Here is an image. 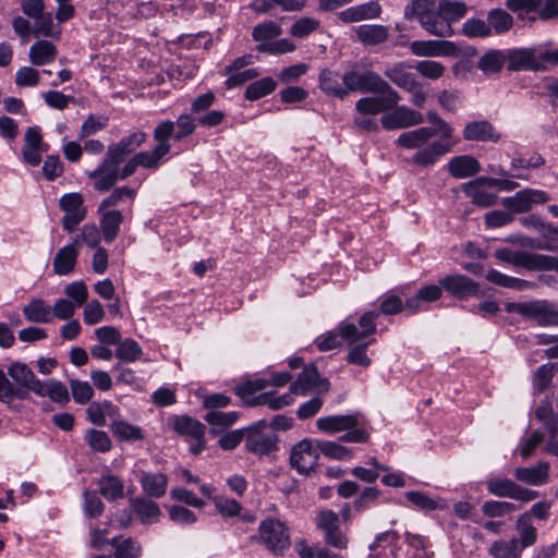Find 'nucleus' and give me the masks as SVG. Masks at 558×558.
Here are the masks:
<instances>
[{
    "mask_svg": "<svg viewBox=\"0 0 558 558\" xmlns=\"http://www.w3.org/2000/svg\"><path fill=\"white\" fill-rule=\"evenodd\" d=\"M437 135V131L430 126H422L412 131L401 133L396 140V144L407 149H417Z\"/></svg>",
    "mask_w": 558,
    "mask_h": 558,
    "instance_id": "nucleus-27",
    "label": "nucleus"
},
{
    "mask_svg": "<svg viewBox=\"0 0 558 558\" xmlns=\"http://www.w3.org/2000/svg\"><path fill=\"white\" fill-rule=\"evenodd\" d=\"M318 81L320 89L327 95L343 99L351 93V88L345 84L343 75L336 71L329 69L322 70Z\"/></svg>",
    "mask_w": 558,
    "mask_h": 558,
    "instance_id": "nucleus-23",
    "label": "nucleus"
},
{
    "mask_svg": "<svg viewBox=\"0 0 558 558\" xmlns=\"http://www.w3.org/2000/svg\"><path fill=\"white\" fill-rule=\"evenodd\" d=\"M329 381L327 378L319 376L316 366L308 365L298 376L296 380L291 384L292 393L306 396L312 390L317 392H327L329 390Z\"/></svg>",
    "mask_w": 558,
    "mask_h": 558,
    "instance_id": "nucleus-13",
    "label": "nucleus"
},
{
    "mask_svg": "<svg viewBox=\"0 0 558 558\" xmlns=\"http://www.w3.org/2000/svg\"><path fill=\"white\" fill-rule=\"evenodd\" d=\"M142 353L143 351L140 344L135 340L129 338L123 341L120 340L114 355L123 362L131 363L138 360Z\"/></svg>",
    "mask_w": 558,
    "mask_h": 558,
    "instance_id": "nucleus-55",
    "label": "nucleus"
},
{
    "mask_svg": "<svg viewBox=\"0 0 558 558\" xmlns=\"http://www.w3.org/2000/svg\"><path fill=\"white\" fill-rule=\"evenodd\" d=\"M487 21L490 29L493 28L496 34L508 32L513 25L512 16L502 9H494L487 15Z\"/></svg>",
    "mask_w": 558,
    "mask_h": 558,
    "instance_id": "nucleus-54",
    "label": "nucleus"
},
{
    "mask_svg": "<svg viewBox=\"0 0 558 558\" xmlns=\"http://www.w3.org/2000/svg\"><path fill=\"white\" fill-rule=\"evenodd\" d=\"M173 429L191 440L190 451L198 454L205 449V425L187 415L173 417Z\"/></svg>",
    "mask_w": 558,
    "mask_h": 558,
    "instance_id": "nucleus-11",
    "label": "nucleus"
},
{
    "mask_svg": "<svg viewBox=\"0 0 558 558\" xmlns=\"http://www.w3.org/2000/svg\"><path fill=\"white\" fill-rule=\"evenodd\" d=\"M14 399L24 400V395L21 389L14 388L7 374L0 369V401L10 404Z\"/></svg>",
    "mask_w": 558,
    "mask_h": 558,
    "instance_id": "nucleus-59",
    "label": "nucleus"
},
{
    "mask_svg": "<svg viewBox=\"0 0 558 558\" xmlns=\"http://www.w3.org/2000/svg\"><path fill=\"white\" fill-rule=\"evenodd\" d=\"M446 44L439 40H414L410 44V50L417 57H436L445 53L442 46Z\"/></svg>",
    "mask_w": 558,
    "mask_h": 558,
    "instance_id": "nucleus-49",
    "label": "nucleus"
},
{
    "mask_svg": "<svg viewBox=\"0 0 558 558\" xmlns=\"http://www.w3.org/2000/svg\"><path fill=\"white\" fill-rule=\"evenodd\" d=\"M488 554L493 558H521L522 550L519 547L517 537L509 539H497L492 543Z\"/></svg>",
    "mask_w": 558,
    "mask_h": 558,
    "instance_id": "nucleus-38",
    "label": "nucleus"
},
{
    "mask_svg": "<svg viewBox=\"0 0 558 558\" xmlns=\"http://www.w3.org/2000/svg\"><path fill=\"white\" fill-rule=\"evenodd\" d=\"M466 13V7L461 1L440 0L438 4V14L450 22L458 21Z\"/></svg>",
    "mask_w": 558,
    "mask_h": 558,
    "instance_id": "nucleus-53",
    "label": "nucleus"
},
{
    "mask_svg": "<svg viewBox=\"0 0 558 558\" xmlns=\"http://www.w3.org/2000/svg\"><path fill=\"white\" fill-rule=\"evenodd\" d=\"M439 284L458 299L477 295L480 286L463 275H449L439 280Z\"/></svg>",
    "mask_w": 558,
    "mask_h": 558,
    "instance_id": "nucleus-18",
    "label": "nucleus"
},
{
    "mask_svg": "<svg viewBox=\"0 0 558 558\" xmlns=\"http://www.w3.org/2000/svg\"><path fill=\"white\" fill-rule=\"evenodd\" d=\"M375 95L359 99L355 102V110L363 116H376L395 108L401 100V95L397 90Z\"/></svg>",
    "mask_w": 558,
    "mask_h": 558,
    "instance_id": "nucleus-10",
    "label": "nucleus"
},
{
    "mask_svg": "<svg viewBox=\"0 0 558 558\" xmlns=\"http://www.w3.org/2000/svg\"><path fill=\"white\" fill-rule=\"evenodd\" d=\"M77 257L78 251L73 242L61 247L53 258L52 267L54 274L59 276L71 274L75 268Z\"/></svg>",
    "mask_w": 558,
    "mask_h": 558,
    "instance_id": "nucleus-28",
    "label": "nucleus"
},
{
    "mask_svg": "<svg viewBox=\"0 0 558 558\" xmlns=\"http://www.w3.org/2000/svg\"><path fill=\"white\" fill-rule=\"evenodd\" d=\"M59 206L64 211L63 229L73 232L86 217L87 210L84 206L83 196L80 193L65 194L60 198Z\"/></svg>",
    "mask_w": 558,
    "mask_h": 558,
    "instance_id": "nucleus-12",
    "label": "nucleus"
},
{
    "mask_svg": "<svg viewBox=\"0 0 558 558\" xmlns=\"http://www.w3.org/2000/svg\"><path fill=\"white\" fill-rule=\"evenodd\" d=\"M409 68L411 66L404 62H399L388 68L384 74L398 87L404 90L412 89L417 81L414 74L408 71Z\"/></svg>",
    "mask_w": 558,
    "mask_h": 558,
    "instance_id": "nucleus-34",
    "label": "nucleus"
},
{
    "mask_svg": "<svg viewBox=\"0 0 558 558\" xmlns=\"http://www.w3.org/2000/svg\"><path fill=\"white\" fill-rule=\"evenodd\" d=\"M454 143L449 141H435L427 147L416 151L411 161L422 167L433 166L438 158L452 150Z\"/></svg>",
    "mask_w": 558,
    "mask_h": 558,
    "instance_id": "nucleus-24",
    "label": "nucleus"
},
{
    "mask_svg": "<svg viewBox=\"0 0 558 558\" xmlns=\"http://www.w3.org/2000/svg\"><path fill=\"white\" fill-rule=\"evenodd\" d=\"M172 134V124L170 122H160L154 130V140L158 144L149 151H141L134 155L135 163L145 169H157L162 158L171 150L169 138Z\"/></svg>",
    "mask_w": 558,
    "mask_h": 558,
    "instance_id": "nucleus-4",
    "label": "nucleus"
},
{
    "mask_svg": "<svg viewBox=\"0 0 558 558\" xmlns=\"http://www.w3.org/2000/svg\"><path fill=\"white\" fill-rule=\"evenodd\" d=\"M557 369L558 365L556 363H546L535 371L533 375V388L537 393H542L549 387Z\"/></svg>",
    "mask_w": 558,
    "mask_h": 558,
    "instance_id": "nucleus-47",
    "label": "nucleus"
},
{
    "mask_svg": "<svg viewBox=\"0 0 558 558\" xmlns=\"http://www.w3.org/2000/svg\"><path fill=\"white\" fill-rule=\"evenodd\" d=\"M486 279L496 286L515 290H526L535 287V283L531 281L504 275L496 269L488 270Z\"/></svg>",
    "mask_w": 558,
    "mask_h": 558,
    "instance_id": "nucleus-39",
    "label": "nucleus"
},
{
    "mask_svg": "<svg viewBox=\"0 0 558 558\" xmlns=\"http://www.w3.org/2000/svg\"><path fill=\"white\" fill-rule=\"evenodd\" d=\"M89 178L95 180L94 187L97 191H108L119 179V165L108 161L106 157L98 168L89 173Z\"/></svg>",
    "mask_w": 558,
    "mask_h": 558,
    "instance_id": "nucleus-25",
    "label": "nucleus"
},
{
    "mask_svg": "<svg viewBox=\"0 0 558 558\" xmlns=\"http://www.w3.org/2000/svg\"><path fill=\"white\" fill-rule=\"evenodd\" d=\"M424 116L407 106H396L386 111L380 118V124L386 131L408 129L422 124Z\"/></svg>",
    "mask_w": 558,
    "mask_h": 558,
    "instance_id": "nucleus-9",
    "label": "nucleus"
},
{
    "mask_svg": "<svg viewBox=\"0 0 558 558\" xmlns=\"http://www.w3.org/2000/svg\"><path fill=\"white\" fill-rule=\"evenodd\" d=\"M319 450L317 440L315 444L310 439H303L292 447L290 464L298 473L310 475L318 465Z\"/></svg>",
    "mask_w": 558,
    "mask_h": 558,
    "instance_id": "nucleus-7",
    "label": "nucleus"
},
{
    "mask_svg": "<svg viewBox=\"0 0 558 558\" xmlns=\"http://www.w3.org/2000/svg\"><path fill=\"white\" fill-rule=\"evenodd\" d=\"M41 393H36L39 397H49L54 402L65 403L70 400L68 388L63 383L57 379H49L41 381Z\"/></svg>",
    "mask_w": 558,
    "mask_h": 558,
    "instance_id": "nucleus-41",
    "label": "nucleus"
},
{
    "mask_svg": "<svg viewBox=\"0 0 558 558\" xmlns=\"http://www.w3.org/2000/svg\"><path fill=\"white\" fill-rule=\"evenodd\" d=\"M8 376L11 377L14 388L21 389L24 399L28 392L41 393V380L37 379L33 371L22 362H14L8 367Z\"/></svg>",
    "mask_w": 558,
    "mask_h": 558,
    "instance_id": "nucleus-15",
    "label": "nucleus"
},
{
    "mask_svg": "<svg viewBox=\"0 0 558 558\" xmlns=\"http://www.w3.org/2000/svg\"><path fill=\"white\" fill-rule=\"evenodd\" d=\"M135 196V190L128 186L114 189L109 196L104 198L98 207V213L109 210L110 207L119 205L124 197L133 198Z\"/></svg>",
    "mask_w": 558,
    "mask_h": 558,
    "instance_id": "nucleus-60",
    "label": "nucleus"
},
{
    "mask_svg": "<svg viewBox=\"0 0 558 558\" xmlns=\"http://www.w3.org/2000/svg\"><path fill=\"white\" fill-rule=\"evenodd\" d=\"M550 465L546 461H538L532 466H519L513 471V477L518 483L531 486H543L549 481Z\"/></svg>",
    "mask_w": 558,
    "mask_h": 558,
    "instance_id": "nucleus-17",
    "label": "nucleus"
},
{
    "mask_svg": "<svg viewBox=\"0 0 558 558\" xmlns=\"http://www.w3.org/2000/svg\"><path fill=\"white\" fill-rule=\"evenodd\" d=\"M112 545H116V558H140L141 545L133 538H126L117 544V539H112Z\"/></svg>",
    "mask_w": 558,
    "mask_h": 558,
    "instance_id": "nucleus-62",
    "label": "nucleus"
},
{
    "mask_svg": "<svg viewBox=\"0 0 558 558\" xmlns=\"http://www.w3.org/2000/svg\"><path fill=\"white\" fill-rule=\"evenodd\" d=\"M319 27V20L311 16H302L291 25L289 33L295 38H306L315 33Z\"/></svg>",
    "mask_w": 558,
    "mask_h": 558,
    "instance_id": "nucleus-52",
    "label": "nucleus"
},
{
    "mask_svg": "<svg viewBox=\"0 0 558 558\" xmlns=\"http://www.w3.org/2000/svg\"><path fill=\"white\" fill-rule=\"evenodd\" d=\"M355 35L357 39L364 45H379L385 43L388 39L389 31L387 26L384 25H360L354 28Z\"/></svg>",
    "mask_w": 558,
    "mask_h": 558,
    "instance_id": "nucleus-32",
    "label": "nucleus"
},
{
    "mask_svg": "<svg viewBox=\"0 0 558 558\" xmlns=\"http://www.w3.org/2000/svg\"><path fill=\"white\" fill-rule=\"evenodd\" d=\"M57 47L48 40H37L28 52V59L33 65L41 66L52 62L57 58Z\"/></svg>",
    "mask_w": 558,
    "mask_h": 558,
    "instance_id": "nucleus-31",
    "label": "nucleus"
},
{
    "mask_svg": "<svg viewBox=\"0 0 558 558\" xmlns=\"http://www.w3.org/2000/svg\"><path fill=\"white\" fill-rule=\"evenodd\" d=\"M317 449L319 453L335 460L345 461L353 457L350 449L335 441L317 440Z\"/></svg>",
    "mask_w": 558,
    "mask_h": 558,
    "instance_id": "nucleus-48",
    "label": "nucleus"
},
{
    "mask_svg": "<svg viewBox=\"0 0 558 558\" xmlns=\"http://www.w3.org/2000/svg\"><path fill=\"white\" fill-rule=\"evenodd\" d=\"M343 80L351 92L360 90L376 94L395 90L387 81L374 71L359 73L351 70L343 74Z\"/></svg>",
    "mask_w": 558,
    "mask_h": 558,
    "instance_id": "nucleus-6",
    "label": "nucleus"
},
{
    "mask_svg": "<svg viewBox=\"0 0 558 558\" xmlns=\"http://www.w3.org/2000/svg\"><path fill=\"white\" fill-rule=\"evenodd\" d=\"M396 533L392 531L380 534L371 549L373 554L368 558H396L392 542L396 541Z\"/></svg>",
    "mask_w": 558,
    "mask_h": 558,
    "instance_id": "nucleus-40",
    "label": "nucleus"
},
{
    "mask_svg": "<svg viewBox=\"0 0 558 558\" xmlns=\"http://www.w3.org/2000/svg\"><path fill=\"white\" fill-rule=\"evenodd\" d=\"M360 414L328 415L316 421L317 428L327 434H336L360 425Z\"/></svg>",
    "mask_w": 558,
    "mask_h": 558,
    "instance_id": "nucleus-21",
    "label": "nucleus"
},
{
    "mask_svg": "<svg viewBox=\"0 0 558 558\" xmlns=\"http://www.w3.org/2000/svg\"><path fill=\"white\" fill-rule=\"evenodd\" d=\"M447 170L456 179H466L481 171V163L471 155H460L449 160Z\"/></svg>",
    "mask_w": 558,
    "mask_h": 558,
    "instance_id": "nucleus-26",
    "label": "nucleus"
},
{
    "mask_svg": "<svg viewBox=\"0 0 558 558\" xmlns=\"http://www.w3.org/2000/svg\"><path fill=\"white\" fill-rule=\"evenodd\" d=\"M481 510L488 518H501L515 512L518 506L506 500L490 499L483 502Z\"/></svg>",
    "mask_w": 558,
    "mask_h": 558,
    "instance_id": "nucleus-45",
    "label": "nucleus"
},
{
    "mask_svg": "<svg viewBox=\"0 0 558 558\" xmlns=\"http://www.w3.org/2000/svg\"><path fill=\"white\" fill-rule=\"evenodd\" d=\"M277 87V83L274 78L267 76L263 77L258 81L251 83L245 90L244 97L247 100L254 101L258 100L270 93H272Z\"/></svg>",
    "mask_w": 558,
    "mask_h": 558,
    "instance_id": "nucleus-43",
    "label": "nucleus"
},
{
    "mask_svg": "<svg viewBox=\"0 0 558 558\" xmlns=\"http://www.w3.org/2000/svg\"><path fill=\"white\" fill-rule=\"evenodd\" d=\"M100 218V229L106 242H112L120 232L123 215L120 210H105Z\"/></svg>",
    "mask_w": 558,
    "mask_h": 558,
    "instance_id": "nucleus-35",
    "label": "nucleus"
},
{
    "mask_svg": "<svg viewBox=\"0 0 558 558\" xmlns=\"http://www.w3.org/2000/svg\"><path fill=\"white\" fill-rule=\"evenodd\" d=\"M138 481L143 492L149 497L160 498L167 492L168 477L162 473L142 471Z\"/></svg>",
    "mask_w": 558,
    "mask_h": 558,
    "instance_id": "nucleus-29",
    "label": "nucleus"
},
{
    "mask_svg": "<svg viewBox=\"0 0 558 558\" xmlns=\"http://www.w3.org/2000/svg\"><path fill=\"white\" fill-rule=\"evenodd\" d=\"M524 269L529 271H558V257L527 252Z\"/></svg>",
    "mask_w": 558,
    "mask_h": 558,
    "instance_id": "nucleus-36",
    "label": "nucleus"
},
{
    "mask_svg": "<svg viewBox=\"0 0 558 558\" xmlns=\"http://www.w3.org/2000/svg\"><path fill=\"white\" fill-rule=\"evenodd\" d=\"M423 77L428 80L440 78L446 71V66L434 60H421L413 66Z\"/></svg>",
    "mask_w": 558,
    "mask_h": 558,
    "instance_id": "nucleus-58",
    "label": "nucleus"
},
{
    "mask_svg": "<svg viewBox=\"0 0 558 558\" xmlns=\"http://www.w3.org/2000/svg\"><path fill=\"white\" fill-rule=\"evenodd\" d=\"M404 17H416L426 32L437 37H450L453 34L451 25L436 11L434 0H412L404 9Z\"/></svg>",
    "mask_w": 558,
    "mask_h": 558,
    "instance_id": "nucleus-1",
    "label": "nucleus"
},
{
    "mask_svg": "<svg viewBox=\"0 0 558 558\" xmlns=\"http://www.w3.org/2000/svg\"><path fill=\"white\" fill-rule=\"evenodd\" d=\"M278 436L265 421H259L246 432L245 448L256 456H267L277 449Z\"/></svg>",
    "mask_w": 558,
    "mask_h": 558,
    "instance_id": "nucleus-5",
    "label": "nucleus"
},
{
    "mask_svg": "<svg viewBox=\"0 0 558 558\" xmlns=\"http://www.w3.org/2000/svg\"><path fill=\"white\" fill-rule=\"evenodd\" d=\"M462 136L469 142H492L498 143L500 133L487 120H476L465 124Z\"/></svg>",
    "mask_w": 558,
    "mask_h": 558,
    "instance_id": "nucleus-19",
    "label": "nucleus"
},
{
    "mask_svg": "<svg viewBox=\"0 0 558 558\" xmlns=\"http://www.w3.org/2000/svg\"><path fill=\"white\" fill-rule=\"evenodd\" d=\"M407 499L417 509L420 510H436L442 509L445 505H442L441 499H434L429 497L427 494L420 490H410L405 493Z\"/></svg>",
    "mask_w": 558,
    "mask_h": 558,
    "instance_id": "nucleus-51",
    "label": "nucleus"
},
{
    "mask_svg": "<svg viewBox=\"0 0 558 558\" xmlns=\"http://www.w3.org/2000/svg\"><path fill=\"white\" fill-rule=\"evenodd\" d=\"M506 62V53L499 50H492L480 58L477 66L485 73H497Z\"/></svg>",
    "mask_w": 558,
    "mask_h": 558,
    "instance_id": "nucleus-50",
    "label": "nucleus"
},
{
    "mask_svg": "<svg viewBox=\"0 0 558 558\" xmlns=\"http://www.w3.org/2000/svg\"><path fill=\"white\" fill-rule=\"evenodd\" d=\"M259 535L265 545L274 553L282 555L290 545L284 524L275 519H267L259 525Z\"/></svg>",
    "mask_w": 558,
    "mask_h": 558,
    "instance_id": "nucleus-8",
    "label": "nucleus"
},
{
    "mask_svg": "<svg viewBox=\"0 0 558 558\" xmlns=\"http://www.w3.org/2000/svg\"><path fill=\"white\" fill-rule=\"evenodd\" d=\"M85 440L94 451L108 452L112 447L110 437L104 430L88 429Z\"/></svg>",
    "mask_w": 558,
    "mask_h": 558,
    "instance_id": "nucleus-57",
    "label": "nucleus"
},
{
    "mask_svg": "<svg viewBox=\"0 0 558 558\" xmlns=\"http://www.w3.org/2000/svg\"><path fill=\"white\" fill-rule=\"evenodd\" d=\"M239 418V413L235 411L232 412H221V411H209L204 420L211 426L217 427H229L233 425Z\"/></svg>",
    "mask_w": 558,
    "mask_h": 558,
    "instance_id": "nucleus-61",
    "label": "nucleus"
},
{
    "mask_svg": "<svg viewBox=\"0 0 558 558\" xmlns=\"http://www.w3.org/2000/svg\"><path fill=\"white\" fill-rule=\"evenodd\" d=\"M505 310L534 320L539 327H558L557 305L548 300L510 302L506 304Z\"/></svg>",
    "mask_w": 558,
    "mask_h": 558,
    "instance_id": "nucleus-2",
    "label": "nucleus"
},
{
    "mask_svg": "<svg viewBox=\"0 0 558 558\" xmlns=\"http://www.w3.org/2000/svg\"><path fill=\"white\" fill-rule=\"evenodd\" d=\"M488 180L490 178L480 177L462 185V191L466 196L471 197L474 205L489 207L497 202V195L484 189L485 185L488 186Z\"/></svg>",
    "mask_w": 558,
    "mask_h": 558,
    "instance_id": "nucleus-20",
    "label": "nucleus"
},
{
    "mask_svg": "<svg viewBox=\"0 0 558 558\" xmlns=\"http://www.w3.org/2000/svg\"><path fill=\"white\" fill-rule=\"evenodd\" d=\"M112 434L120 440L135 441L142 440L144 434L141 427L132 425L125 421H114L110 425Z\"/></svg>",
    "mask_w": 558,
    "mask_h": 558,
    "instance_id": "nucleus-44",
    "label": "nucleus"
},
{
    "mask_svg": "<svg viewBox=\"0 0 558 558\" xmlns=\"http://www.w3.org/2000/svg\"><path fill=\"white\" fill-rule=\"evenodd\" d=\"M146 133L136 131L121 138L117 144L109 146L106 157L108 161L120 165L125 157L135 151L145 141Z\"/></svg>",
    "mask_w": 558,
    "mask_h": 558,
    "instance_id": "nucleus-16",
    "label": "nucleus"
},
{
    "mask_svg": "<svg viewBox=\"0 0 558 558\" xmlns=\"http://www.w3.org/2000/svg\"><path fill=\"white\" fill-rule=\"evenodd\" d=\"M550 197L543 190L524 189L510 197H505L501 202L502 206L514 213L529 211L534 204H545Z\"/></svg>",
    "mask_w": 558,
    "mask_h": 558,
    "instance_id": "nucleus-14",
    "label": "nucleus"
},
{
    "mask_svg": "<svg viewBox=\"0 0 558 558\" xmlns=\"http://www.w3.org/2000/svg\"><path fill=\"white\" fill-rule=\"evenodd\" d=\"M130 505L133 512L144 524L156 522L161 514L158 504L145 497L131 498Z\"/></svg>",
    "mask_w": 558,
    "mask_h": 558,
    "instance_id": "nucleus-30",
    "label": "nucleus"
},
{
    "mask_svg": "<svg viewBox=\"0 0 558 558\" xmlns=\"http://www.w3.org/2000/svg\"><path fill=\"white\" fill-rule=\"evenodd\" d=\"M101 231L98 229V227L94 223L85 225L81 233L76 235L73 243L76 245L80 242L85 243L89 247H99L98 244L101 240Z\"/></svg>",
    "mask_w": 558,
    "mask_h": 558,
    "instance_id": "nucleus-63",
    "label": "nucleus"
},
{
    "mask_svg": "<svg viewBox=\"0 0 558 558\" xmlns=\"http://www.w3.org/2000/svg\"><path fill=\"white\" fill-rule=\"evenodd\" d=\"M123 487L121 480L114 475L102 476L99 481L100 493L109 500L122 497Z\"/></svg>",
    "mask_w": 558,
    "mask_h": 558,
    "instance_id": "nucleus-56",
    "label": "nucleus"
},
{
    "mask_svg": "<svg viewBox=\"0 0 558 558\" xmlns=\"http://www.w3.org/2000/svg\"><path fill=\"white\" fill-rule=\"evenodd\" d=\"M163 122H170L172 124L171 137L177 142L189 137L196 130V123L193 117L187 113L180 114L175 122L171 120H165Z\"/></svg>",
    "mask_w": 558,
    "mask_h": 558,
    "instance_id": "nucleus-42",
    "label": "nucleus"
},
{
    "mask_svg": "<svg viewBox=\"0 0 558 558\" xmlns=\"http://www.w3.org/2000/svg\"><path fill=\"white\" fill-rule=\"evenodd\" d=\"M487 492L497 498H508L522 504L535 500L539 493L532 488L525 487L518 483L514 478L507 476L494 475L485 481Z\"/></svg>",
    "mask_w": 558,
    "mask_h": 558,
    "instance_id": "nucleus-3",
    "label": "nucleus"
},
{
    "mask_svg": "<svg viewBox=\"0 0 558 558\" xmlns=\"http://www.w3.org/2000/svg\"><path fill=\"white\" fill-rule=\"evenodd\" d=\"M509 71H537L542 64L537 61L534 50L527 48L513 49L506 54Z\"/></svg>",
    "mask_w": 558,
    "mask_h": 558,
    "instance_id": "nucleus-22",
    "label": "nucleus"
},
{
    "mask_svg": "<svg viewBox=\"0 0 558 558\" xmlns=\"http://www.w3.org/2000/svg\"><path fill=\"white\" fill-rule=\"evenodd\" d=\"M26 320L37 324H47L52 322L51 307L41 299H33L23 308Z\"/></svg>",
    "mask_w": 558,
    "mask_h": 558,
    "instance_id": "nucleus-33",
    "label": "nucleus"
},
{
    "mask_svg": "<svg viewBox=\"0 0 558 558\" xmlns=\"http://www.w3.org/2000/svg\"><path fill=\"white\" fill-rule=\"evenodd\" d=\"M282 34L281 26L275 21H266L258 23L253 27L252 37L255 41L267 44L268 40L275 39Z\"/></svg>",
    "mask_w": 558,
    "mask_h": 558,
    "instance_id": "nucleus-46",
    "label": "nucleus"
},
{
    "mask_svg": "<svg viewBox=\"0 0 558 558\" xmlns=\"http://www.w3.org/2000/svg\"><path fill=\"white\" fill-rule=\"evenodd\" d=\"M527 251H512L510 248H499L495 252V257L500 262L507 263L513 267H525Z\"/></svg>",
    "mask_w": 558,
    "mask_h": 558,
    "instance_id": "nucleus-64",
    "label": "nucleus"
},
{
    "mask_svg": "<svg viewBox=\"0 0 558 558\" xmlns=\"http://www.w3.org/2000/svg\"><path fill=\"white\" fill-rule=\"evenodd\" d=\"M515 530L519 533L517 542L519 543V547L522 551L536 543L537 531L532 522H530L527 514H520L517 518Z\"/></svg>",
    "mask_w": 558,
    "mask_h": 558,
    "instance_id": "nucleus-37",
    "label": "nucleus"
}]
</instances>
